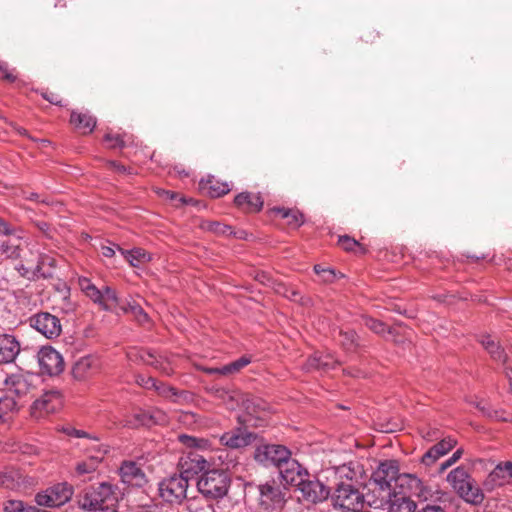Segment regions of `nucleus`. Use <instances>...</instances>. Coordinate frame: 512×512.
<instances>
[{"label":"nucleus","mask_w":512,"mask_h":512,"mask_svg":"<svg viewBox=\"0 0 512 512\" xmlns=\"http://www.w3.org/2000/svg\"><path fill=\"white\" fill-rule=\"evenodd\" d=\"M399 474V466L395 460H386L379 464L371 477V485L373 489L371 494L367 495V503L373 508H383L387 501L391 499L392 483L397 485Z\"/></svg>","instance_id":"f257e3e1"},{"label":"nucleus","mask_w":512,"mask_h":512,"mask_svg":"<svg viewBox=\"0 0 512 512\" xmlns=\"http://www.w3.org/2000/svg\"><path fill=\"white\" fill-rule=\"evenodd\" d=\"M329 497L333 508L339 512H359L367 502V496L350 482H338Z\"/></svg>","instance_id":"f03ea898"},{"label":"nucleus","mask_w":512,"mask_h":512,"mask_svg":"<svg viewBox=\"0 0 512 512\" xmlns=\"http://www.w3.org/2000/svg\"><path fill=\"white\" fill-rule=\"evenodd\" d=\"M447 482L467 503L477 505L484 500L482 490L463 466H458L450 471L447 475Z\"/></svg>","instance_id":"7ed1b4c3"},{"label":"nucleus","mask_w":512,"mask_h":512,"mask_svg":"<svg viewBox=\"0 0 512 512\" xmlns=\"http://www.w3.org/2000/svg\"><path fill=\"white\" fill-rule=\"evenodd\" d=\"M118 500L116 488L107 482L87 487L81 494L78 504L86 511H95L103 506H114Z\"/></svg>","instance_id":"20e7f679"},{"label":"nucleus","mask_w":512,"mask_h":512,"mask_svg":"<svg viewBox=\"0 0 512 512\" xmlns=\"http://www.w3.org/2000/svg\"><path fill=\"white\" fill-rule=\"evenodd\" d=\"M230 485L227 472L223 470H210L201 475L197 481L198 491L207 498H223Z\"/></svg>","instance_id":"39448f33"},{"label":"nucleus","mask_w":512,"mask_h":512,"mask_svg":"<svg viewBox=\"0 0 512 512\" xmlns=\"http://www.w3.org/2000/svg\"><path fill=\"white\" fill-rule=\"evenodd\" d=\"M189 482L179 474L164 478L158 483L159 496L170 504H181L187 498Z\"/></svg>","instance_id":"423d86ee"},{"label":"nucleus","mask_w":512,"mask_h":512,"mask_svg":"<svg viewBox=\"0 0 512 512\" xmlns=\"http://www.w3.org/2000/svg\"><path fill=\"white\" fill-rule=\"evenodd\" d=\"M258 506L262 511L272 512L284 507L286 498L283 489L275 481L258 486Z\"/></svg>","instance_id":"0eeeda50"},{"label":"nucleus","mask_w":512,"mask_h":512,"mask_svg":"<svg viewBox=\"0 0 512 512\" xmlns=\"http://www.w3.org/2000/svg\"><path fill=\"white\" fill-rule=\"evenodd\" d=\"M291 456L290 450L279 444H262L254 452V459L264 467L277 469Z\"/></svg>","instance_id":"6e6552de"},{"label":"nucleus","mask_w":512,"mask_h":512,"mask_svg":"<svg viewBox=\"0 0 512 512\" xmlns=\"http://www.w3.org/2000/svg\"><path fill=\"white\" fill-rule=\"evenodd\" d=\"M73 494L72 487L67 483L55 484L35 496V501L39 506L60 507L67 503Z\"/></svg>","instance_id":"1a4fd4ad"},{"label":"nucleus","mask_w":512,"mask_h":512,"mask_svg":"<svg viewBox=\"0 0 512 512\" xmlns=\"http://www.w3.org/2000/svg\"><path fill=\"white\" fill-rule=\"evenodd\" d=\"M302 498L310 503H320L329 498L330 489L315 476H305L297 486Z\"/></svg>","instance_id":"9d476101"},{"label":"nucleus","mask_w":512,"mask_h":512,"mask_svg":"<svg viewBox=\"0 0 512 512\" xmlns=\"http://www.w3.org/2000/svg\"><path fill=\"white\" fill-rule=\"evenodd\" d=\"M29 325L48 339L60 335L62 328L60 319L48 312H40L28 319Z\"/></svg>","instance_id":"9b49d317"},{"label":"nucleus","mask_w":512,"mask_h":512,"mask_svg":"<svg viewBox=\"0 0 512 512\" xmlns=\"http://www.w3.org/2000/svg\"><path fill=\"white\" fill-rule=\"evenodd\" d=\"M37 361L43 374L56 376L64 370L62 355L51 346H44L38 351Z\"/></svg>","instance_id":"f8f14e48"},{"label":"nucleus","mask_w":512,"mask_h":512,"mask_svg":"<svg viewBox=\"0 0 512 512\" xmlns=\"http://www.w3.org/2000/svg\"><path fill=\"white\" fill-rule=\"evenodd\" d=\"M167 422V415L164 411L151 408L148 410H139L125 419L124 426L128 428H139L142 426L151 427L153 425H162Z\"/></svg>","instance_id":"ddd939ff"},{"label":"nucleus","mask_w":512,"mask_h":512,"mask_svg":"<svg viewBox=\"0 0 512 512\" xmlns=\"http://www.w3.org/2000/svg\"><path fill=\"white\" fill-rule=\"evenodd\" d=\"M207 464L208 462L204 456L195 451H190L180 458L179 475L186 478L187 482H189L194 480L199 473L203 472Z\"/></svg>","instance_id":"4468645a"},{"label":"nucleus","mask_w":512,"mask_h":512,"mask_svg":"<svg viewBox=\"0 0 512 512\" xmlns=\"http://www.w3.org/2000/svg\"><path fill=\"white\" fill-rule=\"evenodd\" d=\"M34 379L35 376L33 374H3L2 383H4L7 392L14 394L17 397H23L32 389Z\"/></svg>","instance_id":"2eb2a0df"},{"label":"nucleus","mask_w":512,"mask_h":512,"mask_svg":"<svg viewBox=\"0 0 512 512\" xmlns=\"http://www.w3.org/2000/svg\"><path fill=\"white\" fill-rule=\"evenodd\" d=\"M62 405V396L58 390L45 391L32 405L33 414L53 413Z\"/></svg>","instance_id":"dca6fc26"},{"label":"nucleus","mask_w":512,"mask_h":512,"mask_svg":"<svg viewBox=\"0 0 512 512\" xmlns=\"http://www.w3.org/2000/svg\"><path fill=\"white\" fill-rule=\"evenodd\" d=\"M397 485L403 490L398 495H405L409 498L415 496L418 498H426V488L420 478L414 474L404 473L398 477Z\"/></svg>","instance_id":"f3484780"},{"label":"nucleus","mask_w":512,"mask_h":512,"mask_svg":"<svg viewBox=\"0 0 512 512\" xmlns=\"http://www.w3.org/2000/svg\"><path fill=\"white\" fill-rule=\"evenodd\" d=\"M278 470L282 480L290 485L298 486L299 482L302 481L305 476H308V471L291 456Z\"/></svg>","instance_id":"a211bd4d"},{"label":"nucleus","mask_w":512,"mask_h":512,"mask_svg":"<svg viewBox=\"0 0 512 512\" xmlns=\"http://www.w3.org/2000/svg\"><path fill=\"white\" fill-rule=\"evenodd\" d=\"M120 476L124 483L135 487H142L147 482L145 473L133 461H124L121 464Z\"/></svg>","instance_id":"6ab92c4d"},{"label":"nucleus","mask_w":512,"mask_h":512,"mask_svg":"<svg viewBox=\"0 0 512 512\" xmlns=\"http://www.w3.org/2000/svg\"><path fill=\"white\" fill-rule=\"evenodd\" d=\"M254 439L255 435L253 433L237 429L222 434L220 442L229 448L239 449L248 446Z\"/></svg>","instance_id":"aec40b11"},{"label":"nucleus","mask_w":512,"mask_h":512,"mask_svg":"<svg viewBox=\"0 0 512 512\" xmlns=\"http://www.w3.org/2000/svg\"><path fill=\"white\" fill-rule=\"evenodd\" d=\"M20 352L18 340L9 334L0 335V362L11 363Z\"/></svg>","instance_id":"412c9836"},{"label":"nucleus","mask_w":512,"mask_h":512,"mask_svg":"<svg viewBox=\"0 0 512 512\" xmlns=\"http://www.w3.org/2000/svg\"><path fill=\"white\" fill-rule=\"evenodd\" d=\"M91 450L92 454L89 456V459L77 464L76 470L79 474H89L95 471L108 451L107 447L102 444L92 445Z\"/></svg>","instance_id":"4be33fe9"},{"label":"nucleus","mask_w":512,"mask_h":512,"mask_svg":"<svg viewBox=\"0 0 512 512\" xmlns=\"http://www.w3.org/2000/svg\"><path fill=\"white\" fill-rule=\"evenodd\" d=\"M505 462H500L496 465V467L489 473L487 478L485 479L483 485L484 488L488 491H493L494 489L504 486L510 482L512 477L506 471Z\"/></svg>","instance_id":"5701e85b"},{"label":"nucleus","mask_w":512,"mask_h":512,"mask_svg":"<svg viewBox=\"0 0 512 512\" xmlns=\"http://www.w3.org/2000/svg\"><path fill=\"white\" fill-rule=\"evenodd\" d=\"M338 365V361L332 354L315 353L306 362L307 370L328 371L334 369Z\"/></svg>","instance_id":"b1692460"},{"label":"nucleus","mask_w":512,"mask_h":512,"mask_svg":"<svg viewBox=\"0 0 512 512\" xmlns=\"http://www.w3.org/2000/svg\"><path fill=\"white\" fill-rule=\"evenodd\" d=\"M235 204L249 212H259L263 207V200L259 194L248 192L239 193L235 199Z\"/></svg>","instance_id":"393cba45"},{"label":"nucleus","mask_w":512,"mask_h":512,"mask_svg":"<svg viewBox=\"0 0 512 512\" xmlns=\"http://www.w3.org/2000/svg\"><path fill=\"white\" fill-rule=\"evenodd\" d=\"M387 512H415L416 504L408 496L392 493L391 499L385 504Z\"/></svg>","instance_id":"a878e982"},{"label":"nucleus","mask_w":512,"mask_h":512,"mask_svg":"<svg viewBox=\"0 0 512 512\" xmlns=\"http://www.w3.org/2000/svg\"><path fill=\"white\" fill-rule=\"evenodd\" d=\"M199 186L202 192L213 198L220 197L230 191L228 183L219 182L213 177L208 178L207 180H201Z\"/></svg>","instance_id":"bb28decb"},{"label":"nucleus","mask_w":512,"mask_h":512,"mask_svg":"<svg viewBox=\"0 0 512 512\" xmlns=\"http://www.w3.org/2000/svg\"><path fill=\"white\" fill-rule=\"evenodd\" d=\"M336 474L338 476V482H350L357 483L358 477L361 476L362 470L358 464H344L337 468Z\"/></svg>","instance_id":"cd10ccee"},{"label":"nucleus","mask_w":512,"mask_h":512,"mask_svg":"<svg viewBox=\"0 0 512 512\" xmlns=\"http://www.w3.org/2000/svg\"><path fill=\"white\" fill-rule=\"evenodd\" d=\"M71 123L77 128L83 130V133H90L96 126V119L89 113H71Z\"/></svg>","instance_id":"c85d7f7f"},{"label":"nucleus","mask_w":512,"mask_h":512,"mask_svg":"<svg viewBox=\"0 0 512 512\" xmlns=\"http://www.w3.org/2000/svg\"><path fill=\"white\" fill-rule=\"evenodd\" d=\"M480 343L494 360L505 361L506 356L503 349L490 335H483L480 338Z\"/></svg>","instance_id":"c756f323"},{"label":"nucleus","mask_w":512,"mask_h":512,"mask_svg":"<svg viewBox=\"0 0 512 512\" xmlns=\"http://www.w3.org/2000/svg\"><path fill=\"white\" fill-rule=\"evenodd\" d=\"M56 265L55 259L47 254H39L36 268V273H38L39 278H50L53 275V272L50 270L54 268Z\"/></svg>","instance_id":"7c9ffc66"},{"label":"nucleus","mask_w":512,"mask_h":512,"mask_svg":"<svg viewBox=\"0 0 512 512\" xmlns=\"http://www.w3.org/2000/svg\"><path fill=\"white\" fill-rule=\"evenodd\" d=\"M20 241L21 240H17L14 236L8 240L2 241L0 243V251L7 258L18 259L21 256Z\"/></svg>","instance_id":"2f4dec72"},{"label":"nucleus","mask_w":512,"mask_h":512,"mask_svg":"<svg viewBox=\"0 0 512 512\" xmlns=\"http://www.w3.org/2000/svg\"><path fill=\"white\" fill-rule=\"evenodd\" d=\"M339 341L343 349L347 352L355 351L358 347V336L354 330H340Z\"/></svg>","instance_id":"473e14b6"},{"label":"nucleus","mask_w":512,"mask_h":512,"mask_svg":"<svg viewBox=\"0 0 512 512\" xmlns=\"http://www.w3.org/2000/svg\"><path fill=\"white\" fill-rule=\"evenodd\" d=\"M276 212L280 214L282 218L287 219L288 224L294 228H298L304 223V216L298 210L277 208Z\"/></svg>","instance_id":"72a5a7b5"},{"label":"nucleus","mask_w":512,"mask_h":512,"mask_svg":"<svg viewBox=\"0 0 512 512\" xmlns=\"http://www.w3.org/2000/svg\"><path fill=\"white\" fill-rule=\"evenodd\" d=\"M363 321H364V325L367 328H369L372 332H374L375 334H378L381 336H385L386 334H388V335L394 334V330L388 328L387 325L380 320L365 316V317H363Z\"/></svg>","instance_id":"f704fd0d"},{"label":"nucleus","mask_w":512,"mask_h":512,"mask_svg":"<svg viewBox=\"0 0 512 512\" xmlns=\"http://www.w3.org/2000/svg\"><path fill=\"white\" fill-rule=\"evenodd\" d=\"M103 302L102 308L106 311H112L115 307L120 305L119 297L114 289L110 286H104L102 289Z\"/></svg>","instance_id":"c9c22d12"},{"label":"nucleus","mask_w":512,"mask_h":512,"mask_svg":"<svg viewBox=\"0 0 512 512\" xmlns=\"http://www.w3.org/2000/svg\"><path fill=\"white\" fill-rule=\"evenodd\" d=\"M104 140L110 148H123L132 143L130 137L127 134L120 135L106 133Z\"/></svg>","instance_id":"e433bc0d"},{"label":"nucleus","mask_w":512,"mask_h":512,"mask_svg":"<svg viewBox=\"0 0 512 512\" xmlns=\"http://www.w3.org/2000/svg\"><path fill=\"white\" fill-rule=\"evenodd\" d=\"M251 363V358L242 356L239 359L221 367V375L233 374Z\"/></svg>","instance_id":"4c0bfd02"},{"label":"nucleus","mask_w":512,"mask_h":512,"mask_svg":"<svg viewBox=\"0 0 512 512\" xmlns=\"http://www.w3.org/2000/svg\"><path fill=\"white\" fill-rule=\"evenodd\" d=\"M82 289L85 291L86 295L93 300L95 303H98L102 307L103 302V294L102 289H98L94 284L90 283L89 280L85 279L82 283Z\"/></svg>","instance_id":"58836bf2"},{"label":"nucleus","mask_w":512,"mask_h":512,"mask_svg":"<svg viewBox=\"0 0 512 512\" xmlns=\"http://www.w3.org/2000/svg\"><path fill=\"white\" fill-rule=\"evenodd\" d=\"M62 432L65 433L67 436L75 437V438H85L93 442L92 445L100 444L99 443V437L95 434H90L84 430L76 429L71 426H66L62 428Z\"/></svg>","instance_id":"ea45409f"},{"label":"nucleus","mask_w":512,"mask_h":512,"mask_svg":"<svg viewBox=\"0 0 512 512\" xmlns=\"http://www.w3.org/2000/svg\"><path fill=\"white\" fill-rule=\"evenodd\" d=\"M153 389H155L160 396L171 401H177L178 397L182 394V392L177 391L174 387L158 381Z\"/></svg>","instance_id":"a19ab883"},{"label":"nucleus","mask_w":512,"mask_h":512,"mask_svg":"<svg viewBox=\"0 0 512 512\" xmlns=\"http://www.w3.org/2000/svg\"><path fill=\"white\" fill-rule=\"evenodd\" d=\"M204 228L207 231L215 233L217 235H231L233 233L232 227L222 224L217 221H208L204 224Z\"/></svg>","instance_id":"79ce46f5"},{"label":"nucleus","mask_w":512,"mask_h":512,"mask_svg":"<svg viewBox=\"0 0 512 512\" xmlns=\"http://www.w3.org/2000/svg\"><path fill=\"white\" fill-rule=\"evenodd\" d=\"M122 309L125 312H131L139 323L148 322V315L139 304L128 303L127 307H122Z\"/></svg>","instance_id":"37998d69"},{"label":"nucleus","mask_w":512,"mask_h":512,"mask_svg":"<svg viewBox=\"0 0 512 512\" xmlns=\"http://www.w3.org/2000/svg\"><path fill=\"white\" fill-rule=\"evenodd\" d=\"M30 505L21 500H7L3 505L4 512H29Z\"/></svg>","instance_id":"c03bdc74"},{"label":"nucleus","mask_w":512,"mask_h":512,"mask_svg":"<svg viewBox=\"0 0 512 512\" xmlns=\"http://www.w3.org/2000/svg\"><path fill=\"white\" fill-rule=\"evenodd\" d=\"M215 396L221 399L229 409L233 410L235 408L237 400L235 399L236 395L234 393L227 391L224 388H217L215 390Z\"/></svg>","instance_id":"a18cd8bd"},{"label":"nucleus","mask_w":512,"mask_h":512,"mask_svg":"<svg viewBox=\"0 0 512 512\" xmlns=\"http://www.w3.org/2000/svg\"><path fill=\"white\" fill-rule=\"evenodd\" d=\"M0 234L14 236L17 240H23V230L13 228L7 221L0 218Z\"/></svg>","instance_id":"49530a36"},{"label":"nucleus","mask_w":512,"mask_h":512,"mask_svg":"<svg viewBox=\"0 0 512 512\" xmlns=\"http://www.w3.org/2000/svg\"><path fill=\"white\" fill-rule=\"evenodd\" d=\"M119 251H121L122 254H125V258L129 261V263L132 266H137V262L141 261L142 259L146 258V253L142 251L141 249H133L130 251H124L120 247L117 246Z\"/></svg>","instance_id":"de8ad7c7"},{"label":"nucleus","mask_w":512,"mask_h":512,"mask_svg":"<svg viewBox=\"0 0 512 512\" xmlns=\"http://www.w3.org/2000/svg\"><path fill=\"white\" fill-rule=\"evenodd\" d=\"M93 360L90 357H83L79 359L73 369L74 375L83 377L84 374L91 368Z\"/></svg>","instance_id":"09e8293b"},{"label":"nucleus","mask_w":512,"mask_h":512,"mask_svg":"<svg viewBox=\"0 0 512 512\" xmlns=\"http://www.w3.org/2000/svg\"><path fill=\"white\" fill-rule=\"evenodd\" d=\"M457 444L456 439L452 437H446L442 439L440 442L435 444V448L438 450L441 456L447 454L450 450H452Z\"/></svg>","instance_id":"8fccbe9b"},{"label":"nucleus","mask_w":512,"mask_h":512,"mask_svg":"<svg viewBox=\"0 0 512 512\" xmlns=\"http://www.w3.org/2000/svg\"><path fill=\"white\" fill-rule=\"evenodd\" d=\"M16 408V401L9 397H1L0 398V420L7 415L9 412L13 411Z\"/></svg>","instance_id":"3c124183"},{"label":"nucleus","mask_w":512,"mask_h":512,"mask_svg":"<svg viewBox=\"0 0 512 512\" xmlns=\"http://www.w3.org/2000/svg\"><path fill=\"white\" fill-rule=\"evenodd\" d=\"M440 457L442 456L439 454L438 450L435 448V446H432L422 456L421 462L426 466H430L434 464Z\"/></svg>","instance_id":"603ef678"},{"label":"nucleus","mask_w":512,"mask_h":512,"mask_svg":"<svg viewBox=\"0 0 512 512\" xmlns=\"http://www.w3.org/2000/svg\"><path fill=\"white\" fill-rule=\"evenodd\" d=\"M15 270L19 273L20 276L28 280H36L39 278L38 273H36V268L30 269L22 263L17 264L15 266Z\"/></svg>","instance_id":"864d4df0"},{"label":"nucleus","mask_w":512,"mask_h":512,"mask_svg":"<svg viewBox=\"0 0 512 512\" xmlns=\"http://www.w3.org/2000/svg\"><path fill=\"white\" fill-rule=\"evenodd\" d=\"M344 277V275L340 272H336L335 269L328 267L323 271V274L321 275V279L325 283H332L337 278Z\"/></svg>","instance_id":"5fc2aeb1"},{"label":"nucleus","mask_w":512,"mask_h":512,"mask_svg":"<svg viewBox=\"0 0 512 512\" xmlns=\"http://www.w3.org/2000/svg\"><path fill=\"white\" fill-rule=\"evenodd\" d=\"M139 356V358L146 364H150L152 365L154 362V354H152L151 352L149 351H140V352H136L134 353L133 351L129 352L128 353V357L129 359L133 360L135 357Z\"/></svg>","instance_id":"6e6d98bb"},{"label":"nucleus","mask_w":512,"mask_h":512,"mask_svg":"<svg viewBox=\"0 0 512 512\" xmlns=\"http://www.w3.org/2000/svg\"><path fill=\"white\" fill-rule=\"evenodd\" d=\"M471 404L474 405L483 416L489 419L491 418L494 408L489 403H486L484 401H474L471 402Z\"/></svg>","instance_id":"4d7b16f0"},{"label":"nucleus","mask_w":512,"mask_h":512,"mask_svg":"<svg viewBox=\"0 0 512 512\" xmlns=\"http://www.w3.org/2000/svg\"><path fill=\"white\" fill-rule=\"evenodd\" d=\"M188 512H215L211 505H202L197 501H192L187 506Z\"/></svg>","instance_id":"13d9d810"},{"label":"nucleus","mask_w":512,"mask_h":512,"mask_svg":"<svg viewBox=\"0 0 512 512\" xmlns=\"http://www.w3.org/2000/svg\"><path fill=\"white\" fill-rule=\"evenodd\" d=\"M136 383L145 389H152L156 386L157 380L153 377L138 375L136 377Z\"/></svg>","instance_id":"bf43d9fd"},{"label":"nucleus","mask_w":512,"mask_h":512,"mask_svg":"<svg viewBox=\"0 0 512 512\" xmlns=\"http://www.w3.org/2000/svg\"><path fill=\"white\" fill-rule=\"evenodd\" d=\"M338 243L346 251H352L358 246V242L347 235L340 236Z\"/></svg>","instance_id":"052dcab7"},{"label":"nucleus","mask_w":512,"mask_h":512,"mask_svg":"<svg viewBox=\"0 0 512 512\" xmlns=\"http://www.w3.org/2000/svg\"><path fill=\"white\" fill-rule=\"evenodd\" d=\"M462 454V449L456 450L449 459H447L445 462L441 464V471H444L445 469L456 463L461 458Z\"/></svg>","instance_id":"680f3d73"},{"label":"nucleus","mask_w":512,"mask_h":512,"mask_svg":"<svg viewBox=\"0 0 512 512\" xmlns=\"http://www.w3.org/2000/svg\"><path fill=\"white\" fill-rule=\"evenodd\" d=\"M179 441L188 448H195L197 443V437L190 436L187 434H181L178 436Z\"/></svg>","instance_id":"e2e57ef3"},{"label":"nucleus","mask_w":512,"mask_h":512,"mask_svg":"<svg viewBox=\"0 0 512 512\" xmlns=\"http://www.w3.org/2000/svg\"><path fill=\"white\" fill-rule=\"evenodd\" d=\"M0 77L9 82H13L16 79L12 72L8 70L7 65L2 62H0Z\"/></svg>","instance_id":"0e129e2a"},{"label":"nucleus","mask_w":512,"mask_h":512,"mask_svg":"<svg viewBox=\"0 0 512 512\" xmlns=\"http://www.w3.org/2000/svg\"><path fill=\"white\" fill-rule=\"evenodd\" d=\"M490 419L505 422H510L511 420V418L505 416V411L503 409H494Z\"/></svg>","instance_id":"69168bd1"},{"label":"nucleus","mask_w":512,"mask_h":512,"mask_svg":"<svg viewBox=\"0 0 512 512\" xmlns=\"http://www.w3.org/2000/svg\"><path fill=\"white\" fill-rule=\"evenodd\" d=\"M289 287H290V286H287V285H286V284H284V283H280V282H278V283H274L273 289H274V291H275L277 294H279V295H281V296L285 297V296H286V294L289 292Z\"/></svg>","instance_id":"338daca9"},{"label":"nucleus","mask_w":512,"mask_h":512,"mask_svg":"<svg viewBox=\"0 0 512 512\" xmlns=\"http://www.w3.org/2000/svg\"><path fill=\"white\" fill-rule=\"evenodd\" d=\"M285 298L294 302H299L302 300L299 291L294 289L293 287H289V292L286 294Z\"/></svg>","instance_id":"774afa93"}]
</instances>
